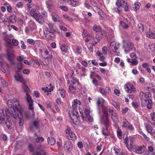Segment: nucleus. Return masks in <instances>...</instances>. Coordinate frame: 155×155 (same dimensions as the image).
<instances>
[{
	"label": "nucleus",
	"mask_w": 155,
	"mask_h": 155,
	"mask_svg": "<svg viewBox=\"0 0 155 155\" xmlns=\"http://www.w3.org/2000/svg\"><path fill=\"white\" fill-rule=\"evenodd\" d=\"M125 91L128 93H131L132 92H137V89L134 85L131 83H127L124 86Z\"/></svg>",
	"instance_id": "423d86ee"
},
{
	"label": "nucleus",
	"mask_w": 155,
	"mask_h": 155,
	"mask_svg": "<svg viewBox=\"0 0 155 155\" xmlns=\"http://www.w3.org/2000/svg\"><path fill=\"white\" fill-rule=\"evenodd\" d=\"M96 36L98 38L97 40H101L103 37V35L101 31L98 32L96 33Z\"/></svg>",
	"instance_id": "8fccbe9b"
},
{
	"label": "nucleus",
	"mask_w": 155,
	"mask_h": 155,
	"mask_svg": "<svg viewBox=\"0 0 155 155\" xmlns=\"http://www.w3.org/2000/svg\"><path fill=\"white\" fill-rule=\"evenodd\" d=\"M141 105L142 106H147V108L149 110L152 108L153 102L151 99V95L149 92L144 93L141 92L140 93Z\"/></svg>",
	"instance_id": "f03ea898"
},
{
	"label": "nucleus",
	"mask_w": 155,
	"mask_h": 155,
	"mask_svg": "<svg viewBox=\"0 0 155 155\" xmlns=\"http://www.w3.org/2000/svg\"><path fill=\"white\" fill-rule=\"evenodd\" d=\"M46 145L45 144H41L39 145V146H38V149H39L41 151H40L39 152H41V151L44 152L43 150L45 149L46 148ZM38 152L37 151L34 153V154L35 153Z\"/></svg>",
	"instance_id": "72a5a7b5"
},
{
	"label": "nucleus",
	"mask_w": 155,
	"mask_h": 155,
	"mask_svg": "<svg viewBox=\"0 0 155 155\" xmlns=\"http://www.w3.org/2000/svg\"><path fill=\"white\" fill-rule=\"evenodd\" d=\"M26 100L28 104V108L31 110H33V101L31 96L28 94H26L25 97Z\"/></svg>",
	"instance_id": "f8f14e48"
},
{
	"label": "nucleus",
	"mask_w": 155,
	"mask_h": 155,
	"mask_svg": "<svg viewBox=\"0 0 155 155\" xmlns=\"http://www.w3.org/2000/svg\"><path fill=\"white\" fill-rule=\"evenodd\" d=\"M59 91L60 94H61V97L63 98H64L65 97V93L64 89L61 88L59 89Z\"/></svg>",
	"instance_id": "58836bf2"
},
{
	"label": "nucleus",
	"mask_w": 155,
	"mask_h": 155,
	"mask_svg": "<svg viewBox=\"0 0 155 155\" xmlns=\"http://www.w3.org/2000/svg\"><path fill=\"white\" fill-rule=\"evenodd\" d=\"M15 57L14 50L12 48L8 49L6 54V57L12 65L14 64L13 60L14 59Z\"/></svg>",
	"instance_id": "39448f33"
},
{
	"label": "nucleus",
	"mask_w": 155,
	"mask_h": 155,
	"mask_svg": "<svg viewBox=\"0 0 155 155\" xmlns=\"http://www.w3.org/2000/svg\"><path fill=\"white\" fill-rule=\"evenodd\" d=\"M9 18L10 21L12 23H14L15 22L16 20L14 16H10Z\"/></svg>",
	"instance_id": "bf43d9fd"
},
{
	"label": "nucleus",
	"mask_w": 155,
	"mask_h": 155,
	"mask_svg": "<svg viewBox=\"0 0 155 155\" xmlns=\"http://www.w3.org/2000/svg\"><path fill=\"white\" fill-rule=\"evenodd\" d=\"M104 101V100L102 98H98L96 102V104L97 106L98 107L100 106L101 104Z\"/></svg>",
	"instance_id": "a18cd8bd"
},
{
	"label": "nucleus",
	"mask_w": 155,
	"mask_h": 155,
	"mask_svg": "<svg viewBox=\"0 0 155 155\" xmlns=\"http://www.w3.org/2000/svg\"><path fill=\"white\" fill-rule=\"evenodd\" d=\"M98 38L95 36V37H89L87 38H86L85 40H84L85 41L90 42H94L95 44H96L97 43L99 42L100 41V40H97Z\"/></svg>",
	"instance_id": "dca6fc26"
},
{
	"label": "nucleus",
	"mask_w": 155,
	"mask_h": 155,
	"mask_svg": "<svg viewBox=\"0 0 155 155\" xmlns=\"http://www.w3.org/2000/svg\"><path fill=\"white\" fill-rule=\"evenodd\" d=\"M34 155H46V153L45 152H37L34 154Z\"/></svg>",
	"instance_id": "338daca9"
},
{
	"label": "nucleus",
	"mask_w": 155,
	"mask_h": 155,
	"mask_svg": "<svg viewBox=\"0 0 155 155\" xmlns=\"http://www.w3.org/2000/svg\"><path fill=\"white\" fill-rule=\"evenodd\" d=\"M60 47L61 51L63 52H66L68 49V47L65 44L61 45Z\"/></svg>",
	"instance_id": "4c0bfd02"
},
{
	"label": "nucleus",
	"mask_w": 155,
	"mask_h": 155,
	"mask_svg": "<svg viewBox=\"0 0 155 155\" xmlns=\"http://www.w3.org/2000/svg\"><path fill=\"white\" fill-rule=\"evenodd\" d=\"M111 116L112 119L114 122H115L117 120V118L115 113L114 114H112Z\"/></svg>",
	"instance_id": "5fc2aeb1"
},
{
	"label": "nucleus",
	"mask_w": 155,
	"mask_h": 155,
	"mask_svg": "<svg viewBox=\"0 0 155 155\" xmlns=\"http://www.w3.org/2000/svg\"><path fill=\"white\" fill-rule=\"evenodd\" d=\"M27 42L30 45H33L35 44V41L32 39H28Z\"/></svg>",
	"instance_id": "13d9d810"
},
{
	"label": "nucleus",
	"mask_w": 155,
	"mask_h": 155,
	"mask_svg": "<svg viewBox=\"0 0 155 155\" xmlns=\"http://www.w3.org/2000/svg\"><path fill=\"white\" fill-rule=\"evenodd\" d=\"M57 28L56 26L53 25L52 24H47V26L46 27V29L45 31H51L55 32L57 30Z\"/></svg>",
	"instance_id": "aec40b11"
},
{
	"label": "nucleus",
	"mask_w": 155,
	"mask_h": 155,
	"mask_svg": "<svg viewBox=\"0 0 155 155\" xmlns=\"http://www.w3.org/2000/svg\"><path fill=\"white\" fill-rule=\"evenodd\" d=\"M126 146L129 150L131 151L132 149H134L136 147L134 143H128L126 145Z\"/></svg>",
	"instance_id": "bb28decb"
},
{
	"label": "nucleus",
	"mask_w": 155,
	"mask_h": 155,
	"mask_svg": "<svg viewBox=\"0 0 155 155\" xmlns=\"http://www.w3.org/2000/svg\"><path fill=\"white\" fill-rule=\"evenodd\" d=\"M150 115L153 121H155V113L153 112L151 113Z\"/></svg>",
	"instance_id": "774afa93"
},
{
	"label": "nucleus",
	"mask_w": 155,
	"mask_h": 155,
	"mask_svg": "<svg viewBox=\"0 0 155 155\" xmlns=\"http://www.w3.org/2000/svg\"><path fill=\"white\" fill-rule=\"evenodd\" d=\"M144 148V146L140 147L136 146L134 149V152L137 154H140L144 152L143 149Z\"/></svg>",
	"instance_id": "a211bd4d"
},
{
	"label": "nucleus",
	"mask_w": 155,
	"mask_h": 155,
	"mask_svg": "<svg viewBox=\"0 0 155 155\" xmlns=\"http://www.w3.org/2000/svg\"><path fill=\"white\" fill-rule=\"evenodd\" d=\"M70 2V4L72 7H76L79 3V0H67V3Z\"/></svg>",
	"instance_id": "412c9836"
},
{
	"label": "nucleus",
	"mask_w": 155,
	"mask_h": 155,
	"mask_svg": "<svg viewBox=\"0 0 155 155\" xmlns=\"http://www.w3.org/2000/svg\"><path fill=\"white\" fill-rule=\"evenodd\" d=\"M130 124L126 120H125L123 122V124L122 125V128H126L127 127L128 125H129Z\"/></svg>",
	"instance_id": "49530a36"
},
{
	"label": "nucleus",
	"mask_w": 155,
	"mask_h": 155,
	"mask_svg": "<svg viewBox=\"0 0 155 155\" xmlns=\"http://www.w3.org/2000/svg\"><path fill=\"white\" fill-rule=\"evenodd\" d=\"M5 123L8 128L9 129H11L12 128L11 122L9 121L8 120L5 122Z\"/></svg>",
	"instance_id": "4d7b16f0"
},
{
	"label": "nucleus",
	"mask_w": 155,
	"mask_h": 155,
	"mask_svg": "<svg viewBox=\"0 0 155 155\" xmlns=\"http://www.w3.org/2000/svg\"><path fill=\"white\" fill-rule=\"evenodd\" d=\"M66 134L68 139L75 140L76 139V136L75 134L72 131L69 127H67Z\"/></svg>",
	"instance_id": "9b49d317"
},
{
	"label": "nucleus",
	"mask_w": 155,
	"mask_h": 155,
	"mask_svg": "<svg viewBox=\"0 0 155 155\" xmlns=\"http://www.w3.org/2000/svg\"><path fill=\"white\" fill-rule=\"evenodd\" d=\"M81 88H79V87H77V89L74 87V86L72 85V84L69 85V87L68 92L71 94H75L76 93V91L78 92L80 91L79 90Z\"/></svg>",
	"instance_id": "f3484780"
},
{
	"label": "nucleus",
	"mask_w": 155,
	"mask_h": 155,
	"mask_svg": "<svg viewBox=\"0 0 155 155\" xmlns=\"http://www.w3.org/2000/svg\"><path fill=\"white\" fill-rule=\"evenodd\" d=\"M120 25L124 29H127L129 27V25L123 21H121Z\"/></svg>",
	"instance_id": "7c9ffc66"
},
{
	"label": "nucleus",
	"mask_w": 155,
	"mask_h": 155,
	"mask_svg": "<svg viewBox=\"0 0 155 155\" xmlns=\"http://www.w3.org/2000/svg\"><path fill=\"white\" fill-rule=\"evenodd\" d=\"M127 61L129 63H130L132 65H137L138 64V61L136 59H132L130 58H128L127 60Z\"/></svg>",
	"instance_id": "cd10ccee"
},
{
	"label": "nucleus",
	"mask_w": 155,
	"mask_h": 155,
	"mask_svg": "<svg viewBox=\"0 0 155 155\" xmlns=\"http://www.w3.org/2000/svg\"><path fill=\"white\" fill-rule=\"evenodd\" d=\"M77 105L74 103H73V104L72 105V110L71 111V113L73 115L76 117L77 118H78V117H79L80 115V116L83 118V119L84 120V117L83 113L82 112H80V115L79 114V113L78 112L77 110Z\"/></svg>",
	"instance_id": "6e6552de"
},
{
	"label": "nucleus",
	"mask_w": 155,
	"mask_h": 155,
	"mask_svg": "<svg viewBox=\"0 0 155 155\" xmlns=\"http://www.w3.org/2000/svg\"><path fill=\"white\" fill-rule=\"evenodd\" d=\"M93 29L94 31H96V33L98 32L101 31V27L99 26H97L96 25H94L93 27Z\"/></svg>",
	"instance_id": "a19ab883"
},
{
	"label": "nucleus",
	"mask_w": 155,
	"mask_h": 155,
	"mask_svg": "<svg viewBox=\"0 0 155 155\" xmlns=\"http://www.w3.org/2000/svg\"><path fill=\"white\" fill-rule=\"evenodd\" d=\"M14 78L16 81H19L22 83H24V81L23 77L19 74H16L14 76Z\"/></svg>",
	"instance_id": "5701e85b"
},
{
	"label": "nucleus",
	"mask_w": 155,
	"mask_h": 155,
	"mask_svg": "<svg viewBox=\"0 0 155 155\" xmlns=\"http://www.w3.org/2000/svg\"><path fill=\"white\" fill-rule=\"evenodd\" d=\"M113 150L114 151V153L116 155H119L120 153V150L115 147L113 148Z\"/></svg>",
	"instance_id": "864d4df0"
},
{
	"label": "nucleus",
	"mask_w": 155,
	"mask_h": 155,
	"mask_svg": "<svg viewBox=\"0 0 155 155\" xmlns=\"http://www.w3.org/2000/svg\"><path fill=\"white\" fill-rule=\"evenodd\" d=\"M103 116L101 118V121L103 124L105 128H103L102 133L103 135L108 136L109 134L107 129L109 125V120L108 117V112L107 111H103Z\"/></svg>",
	"instance_id": "20e7f679"
},
{
	"label": "nucleus",
	"mask_w": 155,
	"mask_h": 155,
	"mask_svg": "<svg viewBox=\"0 0 155 155\" xmlns=\"http://www.w3.org/2000/svg\"><path fill=\"white\" fill-rule=\"evenodd\" d=\"M0 83L5 87H7L8 85V83L2 77H0Z\"/></svg>",
	"instance_id": "e433bc0d"
},
{
	"label": "nucleus",
	"mask_w": 155,
	"mask_h": 155,
	"mask_svg": "<svg viewBox=\"0 0 155 155\" xmlns=\"http://www.w3.org/2000/svg\"><path fill=\"white\" fill-rule=\"evenodd\" d=\"M43 51H44L43 53L42 54V56L43 57L45 58V56H46L48 54L49 51H48L47 49H46V48H45V50H44Z\"/></svg>",
	"instance_id": "6e6d98bb"
},
{
	"label": "nucleus",
	"mask_w": 155,
	"mask_h": 155,
	"mask_svg": "<svg viewBox=\"0 0 155 155\" xmlns=\"http://www.w3.org/2000/svg\"><path fill=\"white\" fill-rule=\"evenodd\" d=\"M48 142L49 144L53 145L55 143V139L53 137H48Z\"/></svg>",
	"instance_id": "a878e982"
},
{
	"label": "nucleus",
	"mask_w": 155,
	"mask_h": 155,
	"mask_svg": "<svg viewBox=\"0 0 155 155\" xmlns=\"http://www.w3.org/2000/svg\"><path fill=\"white\" fill-rule=\"evenodd\" d=\"M41 13L43 16L41 15L39 12H37L36 9H32L30 12V15L32 17L39 23L42 24L44 21L43 17L47 18L48 14L47 12L46 11H44V9L41 12Z\"/></svg>",
	"instance_id": "7ed1b4c3"
},
{
	"label": "nucleus",
	"mask_w": 155,
	"mask_h": 155,
	"mask_svg": "<svg viewBox=\"0 0 155 155\" xmlns=\"http://www.w3.org/2000/svg\"><path fill=\"white\" fill-rule=\"evenodd\" d=\"M120 44L117 42L113 41L110 45L111 49L114 52H117V51L119 48Z\"/></svg>",
	"instance_id": "ddd939ff"
},
{
	"label": "nucleus",
	"mask_w": 155,
	"mask_h": 155,
	"mask_svg": "<svg viewBox=\"0 0 155 155\" xmlns=\"http://www.w3.org/2000/svg\"><path fill=\"white\" fill-rule=\"evenodd\" d=\"M91 112V109L86 108L84 110V113L87 117L89 116L90 115V113Z\"/></svg>",
	"instance_id": "de8ad7c7"
},
{
	"label": "nucleus",
	"mask_w": 155,
	"mask_h": 155,
	"mask_svg": "<svg viewBox=\"0 0 155 155\" xmlns=\"http://www.w3.org/2000/svg\"><path fill=\"white\" fill-rule=\"evenodd\" d=\"M30 72V71L29 69H25L23 70V73L25 74H28Z\"/></svg>",
	"instance_id": "69168bd1"
},
{
	"label": "nucleus",
	"mask_w": 155,
	"mask_h": 155,
	"mask_svg": "<svg viewBox=\"0 0 155 155\" xmlns=\"http://www.w3.org/2000/svg\"><path fill=\"white\" fill-rule=\"evenodd\" d=\"M99 91L100 93L104 95L106 94V92L104 89L100 87L99 88Z\"/></svg>",
	"instance_id": "680f3d73"
},
{
	"label": "nucleus",
	"mask_w": 155,
	"mask_h": 155,
	"mask_svg": "<svg viewBox=\"0 0 155 155\" xmlns=\"http://www.w3.org/2000/svg\"><path fill=\"white\" fill-rule=\"evenodd\" d=\"M116 4L118 7L123 8L125 11H128L129 5H127L126 0H117Z\"/></svg>",
	"instance_id": "0eeeda50"
},
{
	"label": "nucleus",
	"mask_w": 155,
	"mask_h": 155,
	"mask_svg": "<svg viewBox=\"0 0 155 155\" xmlns=\"http://www.w3.org/2000/svg\"><path fill=\"white\" fill-rule=\"evenodd\" d=\"M128 130L130 131H134V127L131 124H130L127 127Z\"/></svg>",
	"instance_id": "e2e57ef3"
},
{
	"label": "nucleus",
	"mask_w": 155,
	"mask_h": 155,
	"mask_svg": "<svg viewBox=\"0 0 155 155\" xmlns=\"http://www.w3.org/2000/svg\"><path fill=\"white\" fill-rule=\"evenodd\" d=\"M23 68V64L22 63H20L17 64V72H20Z\"/></svg>",
	"instance_id": "c9c22d12"
},
{
	"label": "nucleus",
	"mask_w": 155,
	"mask_h": 155,
	"mask_svg": "<svg viewBox=\"0 0 155 155\" xmlns=\"http://www.w3.org/2000/svg\"><path fill=\"white\" fill-rule=\"evenodd\" d=\"M45 36L48 39L50 40L54 38L55 36L54 32L50 31H45L44 32Z\"/></svg>",
	"instance_id": "2eb2a0df"
},
{
	"label": "nucleus",
	"mask_w": 155,
	"mask_h": 155,
	"mask_svg": "<svg viewBox=\"0 0 155 155\" xmlns=\"http://www.w3.org/2000/svg\"><path fill=\"white\" fill-rule=\"evenodd\" d=\"M8 106L12 108L14 110L11 114V116L16 120L19 118L20 115H22L23 109L20 105L19 102L16 98L9 100L7 102Z\"/></svg>",
	"instance_id": "f257e3e1"
},
{
	"label": "nucleus",
	"mask_w": 155,
	"mask_h": 155,
	"mask_svg": "<svg viewBox=\"0 0 155 155\" xmlns=\"http://www.w3.org/2000/svg\"><path fill=\"white\" fill-rule=\"evenodd\" d=\"M145 28V26L142 24H139L137 25V30L140 32L143 31Z\"/></svg>",
	"instance_id": "2f4dec72"
},
{
	"label": "nucleus",
	"mask_w": 155,
	"mask_h": 155,
	"mask_svg": "<svg viewBox=\"0 0 155 155\" xmlns=\"http://www.w3.org/2000/svg\"><path fill=\"white\" fill-rule=\"evenodd\" d=\"M12 43L13 45L15 46H17L18 44V41L16 39H13L12 40Z\"/></svg>",
	"instance_id": "052dcab7"
},
{
	"label": "nucleus",
	"mask_w": 155,
	"mask_h": 155,
	"mask_svg": "<svg viewBox=\"0 0 155 155\" xmlns=\"http://www.w3.org/2000/svg\"><path fill=\"white\" fill-rule=\"evenodd\" d=\"M148 46L150 49L152 50L155 51V43L153 42H151L149 43Z\"/></svg>",
	"instance_id": "09e8293b"
},
{
	"label": "nucleus",
	"mask_w": 155,
	"mask_h": 155,
	"mask_svg": "<svg viewBox=\"0 0 155 155\" xmlns=\"http://www.w3.org/2000/svg\"><path fill=\"white\" fill-rule=\"evenodd\" d=\"M51 15L52 17V20L54 22H56L60 21V18L55 12H52L51 13Z\"/></svg>",
	"instance_id": "6ab92c4d"
},
{
	"label": "nucleus",
	"mask_w": 155,
	"mask_h": 155,
	"mask_svg": "<svg viewBox=\"0 0 155 155\" xmlns=\"http://www.w3.org/2000/svg\"><path fill=\"white\" fill-rule=\"evenodd\" d=\"M62 17L63 18L67 21H69L71 22L73 21V20L72 18L67 15H62Z\"/></svg>",
	"instance_id": "79ce46f5"
},
{
	"label": "nucleus",
	"mask_w": 155,
	"mask_h": 155,
	"mask_svg": "<svg viewBox=\"0 0 155 155\" xmlns=\"http://www.w3.org/2000/svg\"><path fill=\"white\" fill-rule=\"evenodd\" d=\"M140 3L138 2H136L134 5H132L131 8L132 10H137L140 8Z\"/></svg>",
	"instance_id": "b1692460"
},
{
	"label": "nucleus",
	"mask_w": 155,
	"mask_h": 155,
	"mask_svg": "<svg viewBox=\"0 0 155 155\" xmlns=\"http://www.w3.org/2000/svg\"><path fill=\"white\" fill-rule=\"evenodd\" d=\"M117 133L118 137L120 139H121L122 136V133L121 129L119 127H118L117 129Z\"/></svg>",
	"instance_id": "c756f323"
},
{
	"label": "nucleus",
	"mask_w": 155,
	"mask_h": 155,
	"mask_svg": "<svg viewBox=\"0 0 155 155\" xmlns=\"http://www.w3.org/2000/svg\"><path fill=\"white\" fill-rule=\"evenodd\" d=\"M149 31L146 32L147 36L150 38L154 39L155 38V32H153L150 31L151 29L149 28Z\"/></svg>",
	"instance_id": "4be33fe9"
},
{
	"label": "nucleus",
	"mask_w": 155,
	"mask_h": 155,
	"mask_svg": "<svg viewBox=\"0 0 155 155\" xmlns=\"http://www.w3.org/2000/svg\"><path fill=\"white\" fill-rule=\"evenodd\" d=\"M44 140V138L43 137H38L35 139V141L37 143H41Z\"/></svg>",
	"instance_id": "37998d69"
},
{
	"label": "nucleus",
	"mask_w": 155,
	"mask_h": 155,
	"mask_svg": "<svg viewBox=\"0 0 155 155\" xmlns=\"http://www.w3.org/2000/svg\"><path fill=\"white\" fill-rule=\"evenodd\" d=\"M60 8L63 11L65 12H68V9L67 7L65 6H60Z\"/></svg>",
	"instance_id": "0e129e2a"
},
{
	"label": "nucleus",
	"mask_w": 155,
	"mask_h": 155,
	"mask_svg": "<svg viewBox=\"0 0 155 155\" xmlns=\"http://www.w3.org/2000/svg\"><path fill=\"white\" fill-rule=\"evenodd\" d=\"M82 35L83 38L87 37V38L89 37H91V36L89 35L88 34L87 30L85 29H83Z\"/></svg>",
	"instance_id": "c03bdc74"
},
{
	"label": "nucleus",
	"mask_w": 155,
	"mask_h": 155,
	"mask_svg": "<svg viewBox=\"0 0 155 155\" xmlns=\"http://www.w3.org/2000/svg\"><path fill=\"white\" fill-rule=\"evenodd\" d=\"M40 126V121L38 118L34 120L30 124L29 127L31 130H34L35 129H38Z\"/></svg>",
	"instance_id": "9d476101"
},
{
	"label": "nucleus",
	"mask_w": 155,
	"mask_h": 155,
	"mask_svg": "<svg viewBox=\"0 0 155 155\" xmlns=\"http://www.w3.org/2000/svg\"><path fill=\"white\" fill-rule=\"evenodd\" d=\"M10 114V111L8 109H0V124L5 120V115L8 116Z\"/></svg>",
	"instance_id": "1a4fd4ad"
},
{
	"label": "nucleus",
	"mask_w": 155,
	"mask_h": 155,
	"mask_svg": "<svg viewBox=\"0 0 155 155\" xmlns=\"http://www.w3.org/2000/svg\"><path fill=\"white\" fill-rule=\"evenodd\" d=\"M19 121L18 124L20 126H22L24 124V120L23 118V115H20L19 116Z\"/></svg>",
	"instance_id": "f704fd0d"
},
{
	"label": "nucleus",
	"mask_w": 155,
	"mask_h": 155,
	"mask_svg": "<svg viewBox=\"0 0 155 155\" xmlns=\"http://www.w3.org/2000/svg\"><path fill=\"white\" fill-rule=\"evenodd\" d=\"M146 128L147 132L149 133H150V134L152 135V134L151 133V132L152 130V127L150 125H148L146 126Z\"/></svg>",
	"instance_id": "3c124183"
},
{
	"label": "nucleus",
	"mask_w": 155,
	"mask_h": 155,
	"mask_svg": "<svg viewBox=\"0 0 155 155\" xmlns=\"http://www.w3.org/2000/svg\"><path fill=\"white\" fill-rule=\"evenodd\" d=\"M73 148L72 144L70 141H66L64 144V149L67 152H70Z\"/></svg>",
	"instance_id": "4468645a"
},
{
	"label": "nucleus",
	"mask_w": 155,
	"mask_h": 155,
	"mask_svg": "<svg viewBox=\"0 0 155 155\" xmlns=\"http://www.w3.org/2000/svg\"><path fill=\"white\" fill-rule=\"evenodd\" d=\"M94 10L97 13L100 15H101L103 12L102 10L97 6H94Z\"/></svg>",
	"instance_id": "473e14b6"
},
{
	"label": "nucleus",
	"mask_w": 155,
	"mask_h": 155,
	"mask_svg": "<svg viewBox=\"0 0 155 155\" xmlns=\"http://www.w3.org/2000/svg\"><path fill=\"white\" fill-rule=\"evenodd\" d=\"M29 26L32 30L34 29L36 27L35 22L32 20H30L28 22Z\"/></svg>",
	"instance_id": "c85d7f7f"
},
{
	"label": "nucleus",
	"mask_w": 155,
	"mask_h": 155,
	"mask_svg": "<svg viewBox=\"0 0 155 155\" xmlns=\"http://www.w3.org/2000/svg\"><path fill=\"white\" fill-rule=\"evenodd\" d=\"M22 88L24 91L26 93V94H28V93L30 91L29 89L28 86L26 85H23Z\"/></svg>",
	"instance_id": "ea45409f"
},
{
	"label": "nucleus",
	"mask_w": 155,
	"mask_h": 155,
	"mask_svg": "<svg viewBox=\"0 0 155 155\" xmlns=\"http://www.w3.org/2000/svg\"><path fill=\"white\" fill-rule=\"evenodd\" d=\"M71 81L72 83L71 84H72V85L76 84L78 85V87H79V88H81V85L78 79L74 77H71Z\"/></svg>",
	"instance_id": "393cba45"
},
{
	"label": "nucleus",
	"mask_w": 155,
	"mask_h": 155,
	"mask_svg": "<svg viewBox=\"0 0 155 155\" xmlns=\"http://www.w3.org/2000/svg\"><path fill=\"white\" fill-rule=\"evenodd\" d=\"M47 8H50L52 6V3L51 1L48 0L46 2Z\"/></svg>",
	"instance_id": "603ef678"
}]
</instances>
